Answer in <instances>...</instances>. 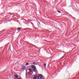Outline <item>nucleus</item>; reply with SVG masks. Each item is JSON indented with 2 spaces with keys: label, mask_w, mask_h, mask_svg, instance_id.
I'll use <instances>...</instances> for the list:
<instances>
[{
  "label": "nucleus",
  "mask_w": 79,
  "mask_h": 79,
  "mask_svg": "<svg viewBox=\"0 0 79 79\" xmlns=\"http://www.w3.org/2000/svg\"><path fill=\"white\" fill-rule=\"evenodd\" d=\"M31 68L33 69V72H35V70L36 69L35 66L34 65H32L31 66Z\"/></svg>",
  "instance_id": "f257e3e1"
},
{
  "label": "nucleus",
  "mask_w": 79,
  "mask_h": 79,
  "mask_svg": "<svg viewBox=\"0 0 79 79\" xmlns=\"http://www.w3.org/2000/svg\"><path fill=\"white\" fill-rule=\"evenodd\" d=\"M43 76L41 75H38V76H37V78L38 79H43Z\"/></svg>",
  "instance_id": "f03ea898"
},
{
  "label": "nucleus",
  "mask_w": 79,
  "mask_h": 79,
  "mask_svg": "<svg viewBox=\"0 0 79 79\" xmlns=\"http://www.w3.org/2000/svg\"><path fill=\"white\" fill-rule=\"evenodd\" d=\"M37 62H34L32 64H34V65H36V64H37Z\"/></svg>",
  "instance_id": "7ed1b4c3"
},
{
  "label": "nucleus",
  "mask_w": 79,
  "mask_h": 79,
  "mask_svg": "<svg viewBox=\"0 0 79 79\" xmlns=\"http://www.w3.org/2000/svg\"><path fill=\"white\" fill-rule=\"evenodd\" d=\"M37 77V75H35L34 77H33V79H36V78Z\"/></svg>",
  "instance_id": "20e7f679"
},
{
  "label": "nucleus",
  "mask_w": 79,
  "mask_h": 79,
  "mask_svg": "<svg viewBox=\"0 0 79 79\" xmlns=\"http://www.w3.org/2000/svg\"><path fill=\"white\" fill-rule=\"evenodd\" d=\"M14 76L15 77H16L17 78V77H18V76L16 75H15Z\"/></svg>",
  "instance_id": "39448f33"
},
{
  "label": "nucleus",
  "mask_w": 79,
  "mask_h": 79,
  "mask_svg": "<svg viewBox=\"0 0 79 79\" xmlns=\"http://www.w3.org/2000/svg\"><path fill=\"white\" fill-rule=\"evenodd\" d=\"M25 69H26V67L25 66L23 67V68L22 70H25Z\"/></svg>",
  "instance_id": "423d86ee"
},
{
  "label": "nucleus",
  "mask_w": 79,
  "mask_h": 79,
  "mask_svg": "<svg viewBox=\"0 0 79 79\" xmlns=\"http://www.w3.org/2000/svg\"><path fill=\"white\" fill-rule=\"evenodd\" d=\"M28 71H29L30 72H31V71H32V69H28Z\"/></svg>",
  "instance_id": "0eeeda50"
},
{
  "label": "nucleus",
  "mask_w": 79,
  "mask_h": 79,
  "mask_svg": "<svg viewBox=\"0 0 79 79\" xmlns=\"http://www.w3.org/2000/svg\"><path fill=\"white\" fill-rule=\"evenodd\" d=\"M26 66H28V65H29V63H26Z\"/></svg>",
  "instance_id": "6e6552de"
},
{
  "label": "nucleus",
  "mask_w": 79,
  "mask_h": 79,
  "mask_svg": "<svg viewBox=\"0 0 79 79\" xmlns=\"http://www.w3.org/2000/svg\"><path fill=\"white\" fill-rule=\"evenodd\" d=\"M20 29H21V28H18V31H19L20 30Z\"/></svg>",
  "instance_id": "1a4fd4ad"
},
{
  "label": "nucleus",
  "mask_w": 79,
  "mask_h": 79,
  "mask_svg": "<svg viewBox=\"0 0 79 79\" xmlns=\"http://www.w3.org/2000/svg\"><path fill=\"white\" fill-rule=\"evenodd\" d=\"M57 12H58L59 13H61V12L59 11H57Z\"/></svg>",
  "instance_id": "9d476101"
},
{
  "label": "nucleus",
  "mask_w": 79,
  "mask_h": 79,
  "mask_svg": "<svg viewBox=\"0 0 79 79\" xmlns=\"http://www.w3.org/2000/svg\"><path fill=\"white\" fill-rule=\"evenodd\" d=\"M46 64H44V66L45 67H46Z\"/></svg>",
  "instance_id": "9b49d317"
},
{
  "label": "nucleus",
  "mask_w": 79,
  "mask_h": 79,
  "mask_svg": "<svg viewBox=\"0 0 79 79\" xmlns=\"http://www.w3.org/2000/svg\"><path fill=\"white\" fill-rule=\"evenodd\" d=\"M28 22L29 23V22H30V20H28Z\"/></svg>",
  "instance_id": "f8f14e48"
},
{
  "label": "nucleus",
  "mask_w": 79,
  "mask_h": 79,
  "mask_svg": "<svg viewBox=\"0 0 79 79\" xmlns=\"http://www.w3.org/2000/svg\"><path fill=\"white\" fill-rule=\"evenodd\" d=\"M63 58V56H62V57L60 58V59H61V58Z\"/></svg>",
  "instance_id": "ddd939ff"
},
{
  "label": "nucleus",
  "mask_w": 79,
  "mask_h": 79,
  "mask_svg": "<svg viewBox=\"0 0 79 79\" xmlns=\"http://www.w3.org/2000/svg\"><path fill=\"white\" fill-rule=\"evenodd\" d=\"M18 79H21L20 78H19Z\"/></svg>",
  "instance_id": "4468645a"
}]
</instances>
